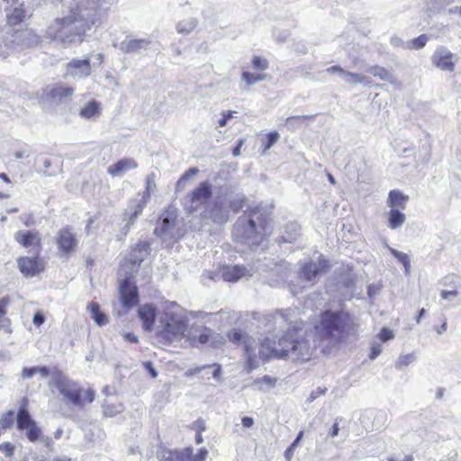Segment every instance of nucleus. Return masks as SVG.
Listing matches in <instances>:
<instances>
[{
  "mask_svg": "<svg viewBox=\"0 0 461 461\" xmlns=\"http://www.w3.org/2000/svg\"><path fill=\"white\" fill-rule=\"evenodd\" d=\"M242 145H243V140H240L239 141L238 145H237V146L233 149V150H232V154H233V156H235V157L240 156V149H241Z\"/></svg>",
  "mask_w": 461,
  "mask_h": 461,
  "instance_id": "61",
  "label": "nucleus"
},
{
  "mask_svg": "<svg viewBox=\"0 0 461 461\" xmlns=\"http://www.w3.org/2000/svg\"><path fill=\"white\" fill-rule=\"evenodd\" d=\"M228 338L229 339L233 342V343H239V342H243L244 341H249V343L250 345H252V341L249 338H246L242 332L240 330H232L228 332Z\"/></svg>",
  "mask_w": 461,
  "mask_h": 461,
  "instance_id": "36",
  "label": "nucleus"
},
{
  "mask_svg": "<svg viewBox=\"0 0 461 461\" xmlns=\"http://www.w3.org/2000/svg\"><path fill=\"white\" fill-rule=\"evenodd\" d=\"M122 405L121 403H112L107 401L102 405V411L106 417H114L122 411Z\"/></svg>",
  "mask_w": 461,
  "mask_h": 461,
  "instance_id": "28",
  "label": "nucleus"
},
{
  "mask_svg": "<svg viewBox=\"0 0 461 461\" xmlns=\"http://www.w3.org/2000/svg\"><path fill=\"white\" fill-rule=\"evenodd\" d=\"M382 352V348L379 344L373 345L370 349L369 358L375 359Z\"/></svg>",
  "mask_w": 461,
  "mask_h": 461,
  "instance_id": "48",
  "label": "nucleus"
},
{
  "mask_svg": "<svg viewBox=\"0 0 461 461\" xmlns=\"http://www.w3.org/2000/svg\"><path fill=\"white\" fill-rule=\"evenodd\" d=\"M138 167V163L135 159L131 158H124L108 167L107 172L112 176H118L127 171Z\"/></svg>",
  "mask_w": 461,
  "mask_h": 461,
  "instance_id": "19",
  "label": "nucleus"
},
{
  "mask_svg": "<svg viewBox=\"0 0 461 461\" xmlns=\"http://www.w3.org/2000/svg\"><path fill=\"white\" fill-rule=\"evenodd\" d=\"M93 23L85 19L78 11H71L68 15L55 19L52 38L63 43H81Z\"/></svg>",
  "mask_w": 461,
  "mask_h": 461,
  "instance_id": "3",
  "label": "nucleus"
},
{
  "mask_svg": "<svg viewBox=\"0 0 461 461\" xmlns=\"http://www.w3.org/2000/svg\"><path fill=\"white\" fill-rule=\"evenodd\" d=\"M233 112L228 111L222 113L221 118L218 121V125L220 127H223L226 125L227 122L232 117Z\"/></svg>",
  "mask_w": 461,
  "mask_h": 461,
  "instance_id": "50",
  "label": "nucleus"
},
{
  "mask_svg": "<svg viewBox=\"0 0 461 461\" xmlns=\"http://www.w3.org/2000/svg\"><path fill=\"white\" fill-rule=\"evenodd\" d=\"M185 341L192 348L206 345L212 348H220L225 344V338L203 323H193L187 326Z\"/></svg>",
  "mask_w": 461,
  "mask_h": 461,
  "instance_id": "6",
  "label": "nucleus"
},
{
  "mask_svg": "<svg viewBox=\"0 0 461 461\" xmlns=\"http://www.w3.org/2000/svg\"><path fill=\"white\" fill-rule=\"evenodd\" d=\"M244 349L247 355V366L248 369L250 371L256 367V355L254 354V348L252 345L249 343V341H244Z\"/></svg>",
  "mask_w": 461,
  "mask_h": 461,
  "instance_id": "31",
  "label": "nucleus"
},
{
  "mask_svg": "<svg viewBox=\"0 0 461 461\" xmlns=\"http://www.w3.org/2000/svg\"><path fill=\"white\" fill-rule=\"evenodd\" d=\"M172 225H173V221L170 219H168L167 217H166L162 220V223L159 227L158 231L161 234L166 233L167 231H168L171 229Z\"/></svg>",
  "mask_w": 461,
  "mask_h": 461,
  "instance_id": "45",
  "label": "nucleus"
},
{
  "mask_svg": "<svg viewBox=\"0 0 461 461\" xmlns=\"http://www.w3.org/2000/svg\"><path fill=\"white\" fill-rule=\"evenodd\" d=\"M441 298L444 300H447L450 297H456L458 295V292L456 290H451V291H441L440 293Z\"/></svg>",
  "mask_w": 461,
  "mask_h": 461,
  "instance_id": "52",
  "label": "nucleus"
},
{
  "mask_svg": "<svg viewBox=\"0 0 461 461\" xmlns=\"http://www.w3.org/2000/svg\"><path fill=\"white\" fill-rule=\"evenodd\" d=\"M198 172L199 169L197 167H191L188 170H186L177 180V188L183 187L185 182L188 181L192 176H195Z\"/></svg>",
  "mask_w": 461,
  "mask_h": 461,
  "instance_id": "37",
  "label": "nucleus"
},
{
  "mask_svg": "<svg viewBox=\"0 0 461 461\" xmlns=\"http://www.w3.org/2000/svg\"><path fill=\"white\" fill-rule=\"evenodd\" d=\"M252 67L256 70L264 71L268 67V62L266 59L260 56H254L252 58Z\"/></svg>",
  "mask_w": 461,
  "mask_h": 461,
  "instance_id": "38",
  "label": "nucleus"
},
{
  "mask_svg": "<svg viewBox=\"0 0 461 461\" xmlns=\"http://www.w3.org/2000/svg\"><path fill=\"white\" fill-rule=\"evenodd\" d=\"M352 315L343 310H326L321 312L319 322L315 325L316 335L321 341H326L330 346H337L348 339L356 329Z\"/></svg>",
  "mask_w": 461,
  "mask_h": 461,
  "instance_id": "2",
  "label": "nucleus"
},
{
  "mask_svg": "<svg viewBox=\"0 0 461 461\" xmlns=\"http://www.w3.org/2000/svg\"><path fill=\"white\" fill-rule=\"evenodd\" d=\"M68 68L73 69H79V68H85L86 69V76L90 75L91 66H90V60L88 59H72L68 63Z\"/></svg>",
  "mask_w": 461,
  "mask_h": 461,
  "instance_id": "30",
  "label": "nucleus"
},
{
  "mask_svg": "<svg viewBox=\"0 0 461 461\" xmlns=\"http://www.w3.org/2000/svg\"><path fill=\"white\" fill-rule=\"evenodd\" d=\"M339 424H338L337 422H335V423L332 425V428H331V429H330V433H329V434H330V436L331 438H334V437L338 436V434H339Z\"/></svg>",
  "mask_w": 461,
  "mask_h": 461,
  "instance_id": "59",
  "label": "nucleus"
},
{
  "mask_svg": "<svg viewBox=\"0 0 461 461\" xmlns=\"http://www.w3.org/2000/svg\"><path fill=\"white\" fill-rule=\"evenodd\" d=\"M87 310L97 325L103 326L108 322L107 316L101 312L98 303H89L87 305Z\"/></svg>",
  "mask_w": 461,
  "mask_h": 461,
  "instance_id": "24",
  "label": "nucleus"
},
{
  "mask_svg": "<svg viewBox=\"0 0 461 461\" xmlns=\"http://www.w3.org/2000/svg\"><path fill=\"white\" fill-rule=\"evenodd\" d=\"M120 300L122 307L130 310L139 303L138 287L129 278L123 280L120 286Z\"/></svg>",
  "mask_w": 461,
  "mask_h": 461,
  "instance_id": "16",
  "label": "nucleus"
},
{
  "mask_svg": "<svg viewBox=\"0 0 461 461\" xmlns=\"http://www.w3.org/2000/svg\"><path fill=\"white\" fill-rule=\"evenodd\" d=\"M390 252L394 258L398 259L399 262H401L403 265L405 272L408 273L411 267V263L408 255L403 252H400L394 249H390Z\"/></svg>",
  "mask_w": 461,
  "mask_h": 461,
  "instance_id": "33",
  "label": "nucleus"
},
{
  "mask_svg": "<svg viewBox=\"0 0 461 461\" xmlns=\"http://www.w3.org/2000/svg\"><path fill=\"white\" fill-rule=\"evenodd\" d=\"M378 337L381 341L386 342L390 339H393L394 338V334H393V330H391L390 329H388L386 327H384L381 329V330L378 334Z\"/></svg>",
  "mask_w": 461,
  "mask_h": 461,
  "instance_id": "43",
  "label": "nucleus"
},
{
  "mask_svg": "<svg viewBox=\"0 0 461 461\" xmlns=\"http://www.w3.org/2000/svg\"><path fill=\"white\" fill-rule=\"evenodd\" d=\"M25 18V10L16 7L7 15V23L11 26L20 24Z\"/></svg>",
  "mask_w": 461,
  "mask_h": 461,
  "instance_id": "27",
  "label": "nucleus"
},
{
  "mask_svg": "<svg viewBox=\"0 0 461 461\" xmlns=\"http://www.w3.org/2000/svg\"><path fill=\"white\" fill-rule=\"evenodd\" d=\"M212 196V185L208 181L201 182L183 199L182 205L187 213H193L203 205Z\"/></svg>",
  "mask_w": 461,
  "mask_h": 461,
  "instance_id": "10",
  "label": "nucleus"
},
{
  "mask_svg": "<svg viewBox=\"0 0 461 461\" xmlns=\"http://www.w3.org/2000/svg\"><path fill=\"white\" fill-rule=\"evenodd\" d=\"M415 359V356L413 354H407L400 356L396 362V366L398 368H402L403 366H407L411 364Z\"/></svg>",
  "mask_w": 461,
  "mask_h": 461,
  "instance_id": "39",
  "label": "nucleus"
},
{
  "mask_svg": "<svg viewBox=\"0 0 461 461\" xmlns=\"http://www.w3.org/2000/svg\"><path fill=\"white\" fill-rule=\"evenodd\" d=\"M162 327L158 336L167 342L173 343L185 339L187 331V321L178 313L165 311L161 321Z\"/></svg>",
  "mask_w": 461,
  "mask_h": 461,
  "instance_id": "7",
  "label": "nucleus"
},
{
  "mask_svg": "<svg viewBox=\"0 0 461 461\" xmlns=\"http://www.w3.org/2000/svg\"><path fill=\"white\" fill-rule=\"evenodd\" d=\"M54 243L57 248V255L65 259H68L76 254L79 247L77 235L70 225L58 230L54 237Z\"/></svg>",
  "mask_w": 461,
  "mask_h": 461,
  "instance_id": "9",
  "label": "nucleus"
},
{
  "mask_svg": "<svg viewBox=\"0 0 461 461\" xmlns=\"http://www.w3.org/2000/svg\"><path fill=\"white\" fill-rule=\"evenodd\" d=\"M124 339L131 343H138V338L133 333H125Z\"/></svg>",
  "mask_w": 461,
  "mask_h": 461,
  "instance_id": "57",
  "label": "nucleus"
},
{
  "mask_svg": "<svg viewBox=\"0 0 461 461\" xmlns=\"http://www.w3.org/2000/svg\"><path fill=\"white\" fill-rule=\"evenodd\" d=\"M208 456L206 448L203 447L194 454L191 447L182 449L161 448L158 451V461H205Z\"/></svg>",
  "mask_w": 461,
  "mask_h": 461,
  "instance_id": "11",
  "label": "nucleus"
},
{
  "mask_svg": "<svg viewBox=\"0 0 461 461\" xmlns=\"http://www.w3.org/2000/svg\"><path fill=\"white\" fill-rule=\"evenodd\" d=\"M0 448L7 457H11L14 453V446L11 442H5L1 445Z\"/></svg>",
  "mask_w": 461,
  "mask_h": 461,
  "instance_id": "44",
  "label": "nucleus"
},
{
  "mask_svg": "<svg viewBox=\"0 0 461 461\" xmlns=\"http://www.w3.org/2000/svg\"><path fill=\"white\" fill-rule=\"evenodd\" d=\"M303 434H304L303 430H301V431L298 433V435H297L296 438L294 439V441L290 446H292L294 448H295V447H296V446H297V445L299 444V442L301 441V439L303 438Z\"/></svg>",
  "mask_w": 461,
  "mask_h": 461,
  "instance_id": "62",
  "label": "nucleus"
},
{
  "mask_svg": "<svg viewBox=\"0 0 461 461\" xmlns=\"http://www.w3.org/2000/svg\"><path fill=\"white\" fill-rule=\"evenodd\" d=\"M38 373V366L26 367L23 370V376L24 378H31Z\"/></svg>",
  "mask_w": 461,
  "mask_h": 461,
  "instance_id": "49",
  "label": "nucleus"
},
{
  "mask_svg": "<svg viewBox=\"0 0 461 461\" xmlns=\"http://www.w3.org/2000/svg\"><path fill=\"white\" fill-rule=\"evenodd\" d=\"M294 448L292 446H289L287 449L285 451V456L287 461H291L292 456L294 455Z\"/></svg>",
  "mask_w": 461,
  "mask_h": 461,
  "instance_id": "58",
  "label": "nucleus"
},
{
  "mask_svg": "<svg viewBox=\"0 0 461 461\" xmlns=\"http://www.w3.org/2000/svg\"><path fill=\"white\" fill-rule=\"evenodd\" d=\"M326 392V389H319L318 392H312L310 395V400L313 401L318 397L320 394H324Z\"/></svg>",
  "mask_w": 461,
  "mask_h": 461,
  "instance_id": "63",
  "label": "nucleus"
},
{
  "mask_svg": "<svg viewBox=\"0 0 461 461\" xmlns=\"http://www.w3.org/2000/svg\"><path fill=\"white\" fill-rule=\"evenodd\" d=\"M101 113L100 103L95 99L90 100L84 107L81 108L79 114L81 117L90 119L99 116Z\"/></svg>",
  "mask_w": 461,
  "mask_h": 461,
  "instance_id": "23",
  "label": "nucleus"
},
{
  "mask_svg": "<svg viewBox=\"0 0 461 461\" xmlns=\"http://www.w3.org/2000/svg\"><path fill=\"white\" fill-rule=\"evenodd\" d=\"M11 303V299L8 296L0 299V317H3L6 313V307Z\"/></svg>",
  "mask_w": 461,
  "mask_h": 461,
  "instance_id": "46",
  "label": "nucleus"
},
{
  "mask_svg": "<svg viewBox=\"0 0 461 461\" xmlns=\"http://www.w3.org/2000/svg\"><path fill=\"white\" fill-rule=\"evenodd\" d=\"M327 72H329V73H335V72L345 73L344 69L342 68H340L339 66H331L327 68Z\"/></svg>",
  "mask_w": 461,
  "mask_h": 461,
  "instance_id": "60",
  "label": "nucleus"
},
{
  "mask_svg": "<svg viewBox=\"0 0 461 461\" xmlns=\"http://www.w3.org/2000/svg\"><path fill=\"white\" fill-rule=\"evenodd\" d=\"M143 366H144L145 369L149 373V375L152 378H156L158 376V373L155 370V368L153 367V365L150 361L144 362Z\"/></svg>",
  "mask_w": 461,
  "mask_h": 461,
  "instance_id": "51",
  "label": "nucleus"
},
{
  "mask_svg": "<svg viewBox=\"0 0 461 461\" xmlns=\"http://www.w3.org/2000/svg\"><path fill=\"white\" fill-rule=\"evenodd\" d=\"M219 273L224 281L233 283L245 276L248 270L242 265H222L219 267Z\"/></svg>",
  "mask_w": 461,
  "mask_h": 461,
  "instance_id": "17",
  "label": "nucleus"
},
{
  "mask_svg": "<svg viewBox=\"0 0 461 461\" xmlns=\"http://www.w3.org/2000/svg\"><path fill=\"white\" fill-rule=\"evenodd\" d=\"M242 79L246 82L247 85L250 86L257 82L262 81L265 79L266 76L260 73H250L248 71H244L241 75Z\"/></svg>",
  "mask_w": 461,
  "mask_h": 461,
  "instance_id": "32",
  "label": "nucleus"
},
{
  "mask_svg": "<svg viewBox=\"0 0 461 461\" xmlns=\"http://www.w3.org/2000/svg\"><path fill=\"white\" fill-rule=\"evenodd\" d=\"M310 118H311V116H306V115L291 116V117H288L285 122H286V123H289L291 122L305 121V120H308Z\"/></svg>",
  "mask_w": 461,
  "mask_h": 461,
  "instance_id": "55",
  "label": "nucleus"
},
{
  "mask_svg": "<svg viewBox=\"0 0 461 461\" xmlns=\"http://www.w3.org/2000/svg\"><path fill=\"white\" fill-rule=\"evenodd\" d=\"M280 317L285 321H288L291 318V310H277L275 312L274 318Z\"/></svg>",
  "mask_w": 461,
  "mask_h": 461,
  "instance_id": "47",
  "label": "nucleus"
},
{
  "mask_svg": "<svg viewBox=\"0 0 461 461\" xmlns=\"http://www.w3.org/2000/svg\"><path fill=\"white\" fill-rule=\"evenodd\" d=\"M348 77H350L357 83H366V77L357 73L347 72Z\"/></svg>",
  "mask_w": 461,
  "mask_h": 461,
  "instance_id": "53",
  "label": "nucleus"
},
{
  "mask_svg": "<svg viewBox=\"0 0 461 461\" xmlns=\"http://www.w3.org/2000/svg\"><path fill=\"white\" fill-rule=\"evenodd\" d=\"M368 72L382 81L393 82V74L385 68L375 65L368 68Z\"/></svg>",
  "mask_w": 461,
  "mask_h": 461,
  "instance_id": "26",
  "label": "nucleus"
},
{
  "mask_svg": "<svg viewBox=\"0 0 461 461\" xmlns=\"http://www.w3.org/2000/svg\"><path fill=\"white\" fill-rule=\"evenodd\" d=\"M427 41H428L427 35L421 34L411 41V47L415 50H420V49H422L426 45Z\"/></svg>",
  "mask_w": 461,
  "mask_h": 461,
  "instance_id": "40",
  "label": "nucleus"
},
{
  "mask_svg": "<svg viewBox=\"0 0 461 461\" xmlns=\"http://www.w3.org/2000/svg\"><path fill=\"white\" fill-rule=\"evenodd\" d=\"M259 356L264 360L271 358L307 361L311 358L312 349L310 340L303 331L302 321L290 323L286 331L281 336L265 338L260 342Z\"/></svg>",
  "mask_w": 461,
  "mask_h": 461,
  "instance_id": "1",
  "label": "nucleus"
},
{
  "mask_svg": "<svg viewBox=\"0 0 461 461\" xmlns=\"http://www.w3.org/2000/svg\"><path fill=\"white\" fill-rule=\"evenodd\" d=\"M16 426L20 431L26 432V438L30 442H37L42 438V430L32 419L29 411V400L23 397L16 414Z\"/></svg>",
  "mask_w": 461,
  "mask_h": 461,
  "instance_id": "8",
  "label": "nucleus"
},
{
  "mask_svg": "<svg viewBox=\"0 0 461 461\" xmlns=\"http://www.w3.org/2000/svg\"><path fill=\"white\" fill-rule=\"evenodd\" d=\"M74 93V88L71 86L57 84L48 90H45L44 95L49 100L61 101L70 97Z\"/></svg>",
  "mask_w": 461,
  "mask_h": 461,
  "instance_id": "20",
  "label": "nucleus"
},
{
  "mask_svg": "<svg viewBox=\"0 0 461 461\" xmlns=\"http://www.w3.org/2000/svg\"><path fill=\"white\" fill-rule=\"evenodd\" d=\"M433 61L435 66L442 70L453 71L455 68L453 54L450 52H438L434 56Z\"/></svg>",
  "mask_w": 461,
  "mask_h": 461,
  "instance_id": "22",
  "label": "nucleus"
},
{
  "mask_svg": "<svg viewBox=\"0 0 461 461\" xmlns=\"http://www.w3.org/2000/svg\"><path fill=\"white\" fill-rule=\"evenodd\" d=\"M45 321V318L43 316V314L40 312H37L34 316H33V323L37 326V327H40Z\"/></svg>",
  "mask_w": 461,
  "mask_h": 461,
  "instance_id": "54",
  "label": "nucleus"
},
{
  "mask_svg": "<svg viewBox=\"0 0 461 461\" xmlns=\"http://www.w3.org/2000/svg\"><path fill=\"white\" fill-rule=\"evenodd\" d=\"M405 221V215L400 210L391 209L388 212V227L392 230L397 229Z\"/></svg>",
  "mask_w": 461,
  "mask_h": 461,
  "instance_id": "25",
  "label": "nucleus"
},
{
  "mask_svg": "<svg viewBox=\"0 0 461 461\" xmlns=\"http://www.w3.org/2000/svg\"><path fill=\"white\" fill-rule=\"evenodd\" d=\"M138 315L145 330H151L157 317V308L152 304H143L138 309Z\"/></svg>",
  "mask_w": 461,
  "mask_h": 461,
  "instance_id": "18",
  "label": "nucleus"
},
{
  "mask_svg": "<svg viewBox=\"0 0 461 461\" xmlns=\"http://www.w3.org/2000/svg\"><path fill=\"white\" fill-rule=\"evenodd\" d=\"M279 133L276 131H270L262 139V153L265 154L278 140Z\"/></svg>",
  "mask_w": 461,
  "mask_h": 461,
  "instance_id": "29",
  "label": "nucleus"
},
{
  "mask_svg": "<svg viewBox=\"0 0 461 461\" xmlns=\"http://www.w3.org/2000/svg\"><path fill=\"white\" fill-rule=\"evenodd\" d=\"M14 240L23 248L33 253L41 254L42 239L41 233L36 230H18L14 234Z\"/></svg>",
  "mask_w": 461,
  "mask_h": 461,
  "instance_id": "14",
  "label": "nucleus"
},
{
  "mask_svg": "<svg viewBox=\"0 0 461 461\" xmlns=\"http://www.w3.org/2000/svg\"><path fill=\"white\" fill-rule=\"evenodd\" d=\"M38 373H40L43 376H48L50 374V370L46 366H38Z\"/></svg>",
  "mask_w": 461,
  "mask_h": 461,
  "instance_id": "64",
  "label": "nucleus"
},
{
  "mask_svg": "<svg viewBox=\"0 0 461 461\" xmlns=\"http://www.w3.org/2000/svg\"><path fill=\"white\" fill-rule=\"evenodd\" d=\"M330 265L323 256L319 257L317 262H307L301 267L300 274L306 281L314 282L321 275L330 270Z\"/></svg>",
  "mask_w": 461,
  "mask_h": 461,
  "instance_id": "15",
  "label": "nucleus"
},
{
  "mask_svg": "<svg viewBox=\"0 0 461 461\" xmlns=\"http://www.w3.org/2000/svg\"><path fill=\"white\" fill-rule=\"evenodd\" d=\"M147 41L145 40H130L124 44L125 52H136L140 50Z\"/></svg>",
  "mask_w": 461,
  "mask_h": 461,
  "instance_id": "34",
  "label": "nucleus"
},
{
  "mask_svg": "<svg viewBox=\"0 0 461 461\" xmlns=\"http://www.w3.org/2000/svg\"><path fill=\"white\" fill-rule=\"evenodd\" d=\"M190 429L195 433H203L206 429L205 420L202 418L197 419L191 424Z\"/></svg>",
  "mask_w": 461,
  "mask_h": 461,
  "instance_id": "41",
  "label": "nucleus"
},
{
  "mask_svg": "<svg viewBox=\"0 0 461 461\" xmlns=\"http://www.w3.org/2000/svg\"><path fill=\"white\" fill-rule=\"evenodd\" d=\"M267 221L258 210H251L247 222L239 219L233 229L236 243L259 245L267 235Z\"/></svg>",
  "mask_w": 461,
  "mask_h": 461,
  "instance_id": "4",
  "label": "nucleus"
},
{
  "mask_svg": "<svg viewBox=\"0 0 461 461\" xmlns=\"http://www.w3.org/2000/svg\"><path fill=\"white\" fill-rule=\"evenodd\" d=\"M241 423L244 428H251L254 424V420L251 417L245 416L241 419Z\"/></svg>",
  "mask_w": 461,
  "mask_h": 461,
  "instance_id": "56",
  "label": "nucleus"
},
{
  "mask_svg": "<svg viewBox=\"0 0 461 461\" xmlns=\"http://www.w3.org/2000/svg\"><path fill=\"white\" fill-rule=\"evenodd\" d=\"M149 243L148 241H139L133 246L127 257L121 262V267L126 275H132L137 272L141 263L149 254Z\"/></svg>",
  "mask_w": 461,
  "mask_h": 461,
  "instance_id": "12",
  "label": "nucleus"
},
{
  "mask_svg": "<svg viewBox=\"0 0 461 461\" xmlns=\"http://www.w3.org/2000/svg\"><path fill=\"white\" fill-rule=\"evenodd\" d=\"M32 257L22 256L17 259L20 272L25 277L35 276L45 270L46 262L41 254L33 253Z\"/></svg>",
  "mask_w": 461,
  "mask_h": 461,
  "instance_id": "13",
  "label": "nucleus"
},
{
  "mask_svg": "<svg viewBox=\"0 0 461 461\" xmlns=\"http://www.w3.org/2000/svg\"><path fill=\"white\" fill-rule=\"evenodd\" d=\"M409 196L399 190H392L388 194L387 204L391 209L404 210Z\"/></svg>",
  "mask_w": 461,
  "mask_h": 461,
  "instance_id": "21",
  "label": "nucleus"
},
{
  "mask_svg": "<svg viewBox=\"0 0 461 461\" xmlns=\"http://www.w3.org/2000/svg\"><path fill=\"white\" fill-rule=\"evenodd\" d=\"M143 210V204L138 203L134 212L131 214L129 218V221L126 225L127 230L131 228V226L135 222L137 217L141 213Z\"/></svg>",
  "mask_w": 461,
  "mask_h": 461,
  "instance_id": "42",
  "label": "nucleus"
},
{
  "mask_svg": "<svg viewBox=\"0 0 461 461\" xmlns=\"http://www.w3.org/2000/svg\"><path fill=\"white\" fill-rule=\"evenodd\" d=\"M221 211V204L215 203L212 208V218L216 222L223 223L227 221L229 215L226 212L224 215H220L219 212Z\"/></svg>",
  "mask_w": 461,
  "mask_h": 461,
  "instance_id": "35",
  "label": "nucleus"
},
{
  "mask_svg": "<svg viewBox=\"0 0 461 461\" xmlns=\"http://www.w3.org/2000/svg\"><path fill=\"white\" fill-rule=\"evenodd\" d=\"M56 387L68 402L78 408L92 403L95 398V392L91 386L84 387L67 378L59 379Z\"/></svg>",
  "mask_w": 461,
  "mask_h": 461,
  "instance_id": "5",
  "label": "nucleus"
}]
</instances>
